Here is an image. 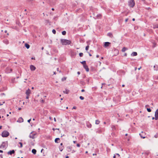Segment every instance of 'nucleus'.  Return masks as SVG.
Wrapping results in <instances>:
<instances>
[{
    "mask_svg": "<svg viewBox=\"0 0 158 158\" xmlns=\"http://www.w3.org/2000/svg\"><path fill=\"white\" fill-rule=\"evenodd\" d=\"M81 63L83 64V66H84L85 64H86V61H83L82 62H81Z\"/></svg>",
    "mask_w": 158,
    "mask_h": 158,
    "instance_id": "28",
    "label": "nucleus"
},
{
    "mask_svg": "<svg viewBox=\"0 0 158 158\" xmlns=\"http://www.w3.org/2000/svg\"><path fill=\"white\" fill-rule=\"evenodd\" d=\"M155 115L158 116V109H157L155 112Z\"/></svg>",
    "mask_w": 158,
    "mask_h": 158,
    "instance_id": "26",
    "label": "nucleus"
},
{
    "mask_svg": "<svg viewBox=\"0 0 158 158\" xmlns=\"http://www.w3.org/2000/svg\"><path fill=\"white\" fill-rule=\"evenodd\" d=\"M66 150L68 152H70L72 150V147L70 146H68L66 148Z\"/></svg>",
    "mask_w": 158,
    "mask_h": 158,
    "instance_id": "14",
    "label": "nucleus"
},
{
    "mask_svg": "<svg viewBox=\"0 0 158 158\" xmlns=\"http://www.w3.org/2000/svg\"><path fill=\"white\" fill-rule=\"evenodd\" d=\"M32 152L34 154H35L36 152V150L35 149H33L32 150Z\"/></svg>",
    "mask_w": 158,
    "mask_h": 158,
    "instance_id": "20",
    "label": "nucleus"
},
{
    "mask_svg": "<svg viewBox=\"0 0 158 158\" xmlns=\"http://www.w3.org/2000/svg\"><path fill=\"white\" fill-rule=\"evenodd\" d=\"M86 125L87 127H88V128H90L92 127V125L89 122H86Z\"/></svg>",
    "mask_w": 158,
    "mask_h": 158,
    "instance_id": "8",
    "label": "nucleus"
},
{
    "mask_svg": "<svg viewBox=\"0 0 158 158\" xmlns=\"http://www.w3.org/2000/svg\"><path fill=\"white\" fill-rule=\"evenodd\" d=\"M110 43L109 42H105L104 43V46L105 47H107L109 46Z\"/></svg>",
    "mask_w": 158,
    "mask_h": 158,
    "instance_id": "12",
    "label": "nucleus"
},
{
    "mask_svg": "<svg viewBox=\"0 0 158 158\" xmlns=\"http://www.w3.org/2000/svg\"><path fill=\"white\" fill-rule=\"evenodd\" d=\"M89 48V45H87L85 47V50H86L87 51L88 50Z\"/></svg>",
    "mask_w": 158,
    "mask_h": 158,
    "instance_id": "36",
    "label": "nucleus"
},
{
    "mask_svg": "<svg viewBox=\"0 0 158 158\" xmlns=\"http://www.w3.org/2000/svg\"><path fill=\"white\" fill-rule=\"evenodd\" d=\"M21 109V108H18V110H20Z\"/></svg>",
    "mask_w": 158,
    "mask_h": 158,
    "instance_id": "64",
    "label": "nucleus"
},
{
    "mask_svg": "<svg viewBox=\"0 0 158 158\" xmlns=\"http://www.w3.org/2000/svg\"><path fill=\"white\" fill-rule=\"evenodd\" d=\"M54 121L55 122H56V118H54Z\"/></svg>",
    "mask_w": 158,
    "mask_h": 158,
    "instance_id": "58",
    "label": "nucleus"
},
{
    "mask_svg": "<svg viewBox=\"0 0 158 158\" xmlns=\"http://www.w3.org/2000/svg\"><path fill=\"white\" fill-rule=\"evenodd\" d=\"M102 17V15L100 14H98L97 15V18L100 19Z\"/></svg>",
    "mask_w": 158,
    "mask_h": 158,
    "instance_id": "23",
    "label": "nucleus"
},
{
    "mask_svg": "<svg viewBox=\"0 0 158 158\" xmlns=\"http://www.w3.org/2000/svg\"><path fill=\"white\" fill-rule=\"evenodd\" d=\"M76 107L75 106H74L73 107V109H76Z\"/></svg>",
    "mask_w": 158,
    "mask_h": 158,
    "instance_id": "50",
    "label": "nucleus"
},
{
    "mask_svg": "<svg viewBox=\"0 0 158 158\" xmlns=\"http://www.w3.org/2000/svg\"><path fill=\"white\" fill-rule=\"evenodd\" d=\"M77 73L78 75H79V74H80V72H79V71H78V72H77Z\"/></svg>",
    "mask_w": 158,
    "mask_h": 158,
    "instance_id": "54",
    "label": "nucleus"
},
{
    "mask_svg": "<svg viewBox=\"0 0 158 158\" xmlns=\"http://www.w3.org/2000/svg\"><path fill=\"white\" fill-rule=\"evenodd\" d=\"M77 146L78 147H80V145L79 143H77Z\"/></svg>",
    "mask_w": 158,
    "mask_h": 158,
    "instance_id": "44",
    "label": "nucleus"
},
{
    "mask_svg": "<svg viewBox=\"0 0 158 158\" xmlns=\"http://www.w3.org/2000/svg\"><path fill=\"white\" fill-rule=\"evenodd\" d=\"M155 119L156 120H157L158 119V116L155 115Z\"/></svg>",
    "mask_w": 158,
    "mask_h": 158,
    "instance_id": "39",
    "label": "nucleus"
},
{
    "mask_svg": "<svg viewBox=\"0 0 158 158\" xmlns=\"http://www.w3.org/2000/svg\"><path fill=\"white\" fill-rule=\"evenodd\" d=\"M140 135V137L141 138H142L143 139H144L145 138V136H143V135H142L141 134H139Z\"/></svg>",
    "mask_w": 158,
    "mask_h": 158,
    "instance_id": "42",
    "label": "nucleus"
},
{
    "mask_svg": "<svg viewBox=\"0 0 158 158\" xmlns=\"http://www.w3.org/2000/svg\"><path fill=\"white\" fill-rule=\"evenodd\" d=\"M3 152V151H2V150H0V153H2V152Z\"/></svg>",
    "mask_w": 158,
    "mask_h": 158,
    "instance_id": "59",
    "label": "nucleus"
},
{
    "mask_svg": "<svg viewBox=\"0 0 158 158\" xmlns=\"http://www.w3.org/2000/svg\"><path fill=\"white\" fill-rule=\"evenodd\" d=\"M69 157L68 156H66L65 158H69Z\"/></svg>",
    "mask_w": 158,
    "mask_h": 158,
    "instance_id": "62",
    "label": "nucleus"
},
{
    "mask_svg": "<svg viewBox=\"0 0 158 158\" xmlns=\"http://www.w3.org/2000/svg\"><path fill=\"white\" fill-rule=\"evenodd\" d=\"M0 158H3L2 156V154L0 155Z\"/></svg>",
    "mask_w": 158,
    "mask_h": 158,
    "instance_id": "51",
    "label": "nucleus"
},
{
    "mask_svg": "<svg viewBox=\"0 0 158 158\" xmlns=\"http://www.w3.org/2000/svg\"><path fill=\"white\" fill-rule=\"evenodd\" d=\"M19 143L20 144V146L19 147L20 148H22L23 147V143H22L21 142H19Z\"/></svg>",
    "mask_w": 158,
    "mask_h": 158,
    "instance_id": "31",
    "label": "nucleus"
},
{
    "mask_svg": "<svg viewBox=\"0 0 158 158\" xmlns=\"http://www.w3.org/2000/svg\"><path fill=\"white\" fill-rule=\"evenodd\" d=\"M128 3L129 6L133 8L135 5V2L134 0H129Z\"/></svg>",
    "mask_w": 158,
    "mask_h": 158,
    "instance_id": "2",
    "label": "nucleus"
},
{
    "mask_svg": "<svg viewBox=\"0 0 158 158\" xmlns=\"http://www.w3.org/2000/svg\"><path fill=\"white\" fill-rule=\"evenodd\" d=\"M100 123V121L98 120H97L95 121V124H98Z\"/></svg>",
    "mask_w": 158,
    "mask_h": 158,
    "instance_id": "29",
    "label": "nucleus"
},
{
    "mask_svg": "<svg viewBox=\"0 0 158 158\" xmlns=\"http://www.w3.org/2000/svg\"><path fill=\"white\" fill-rule=\"evenodd\" d=\"M127 49H128L127 48L125 47H124L123 48L122 51V52H125L126 50H127Z\"/></svg>",
    "mask_w": 158,
    "mask_h": 158,
    "instance_id": "19",
    "label": "nucleus"
},
{
    "mask_svg": "<svg viewBox=\"0 0 158 158\" xmlns=\"http://www.w3.org/2000/svg\"><path fill=\"white\" fill-rule=\"evenodd\" d=\"M79 98L81 100H83L84 99V98L82 96H80Z\"/></svg>",
    "mask_w": 158,
    "mask_h": 158,
    "instance_id": "41",
    "label": "nucleus"
},
{
    "mask_svg": "<svg viewBox=\"0 0 158 158\" xmlns=\"http://www.w3.org/2000/svg\"><path fill=\"white\" fill-rule=\"evenodd\" d=\"M63 92L64 93H65L66 94H68L69 92V90L65 89V91H64Z\"/></svg>",
    "mask_w": 158,
    "mask_h": 158,
    "instance_id": "25",
    "label": "nucleus"
},
{
    "mask_svg": "<svg viewBox=\"0 0 158 158\" xmlns=\"http://www.w3.org/2000/svg\"><path fill=\"white\" fill-rule=\"evenodd\" d=\"M158 136H157V135H154V137L155 138H157V137Z\"/></svg>",
    "mask_w": 158,
    "mask_h": 158,
    "instance_id": "48",
    "label": "nucleus"
},
{
    "mask_svg": "<svg viewBox=\"0 0 158 158\" xmlns=\"http://www.w3.org/2000/svg\"><path fill=\"white\" fill-rule=\"evenodd\" d=\"M1 145L3 148H6L8 146L7 142H3Z\"/></svg>",
    "mask_w": 158,
    "mask_h": 158,
    "instance_id": "5",
    "label": "nucleus"
},
{
    "mask_svg": "<svg viewBox=\"0 0 158 158\" xmlns=\"http://www.w3.org/2000/svg\"><path fill=\"white\" fill-rule=\"evenodd\" d=\"M128 19H125V22H127L128 21Z\"/></svg>",
    "mask_w": 158,
    "mask_h": 158,
    "instance_id": "49",
    "label": "nucleus"
},
{
    "mask_svg": "<svg viewBox=\"0 0 158 158\" xmlns=\"http://www.w3.org/2000/svg\"><path fill=\"white\" fill-rule=\"evenodd\" d=\"M59 149H60V151L61 152L62 151L63 149V147H61V146H60L59 147Z\"/></svg>",
    "mask_w": 158,
    "mask_h": 158,
    "instance_id": "30",
    "label": "nucleus"
},
{
    "mask_svg": "<svg viewBox=\"0 0 158 158\" xmlns=\"http://www.w3.org/2000/svg\"><path fill=\"white\" fill-rule=\"evenodd\" d=\"M73 142L74 143H76L77 142V141H74Z\"/></svg>",
    "mask_w": 158,
    "mask_h": 158,
    "instance_id": "55",
    "label": "nucleus"
},
{
    "mask_svg": "<svg viewBox=\"0 0 158 158\" xmlns=\"http://www.w3.org/2000/svg\"><path fill=\"white\" fill-rule=\"evenodd\" d=\"M85 91V90L84 89H82L81 90V91L82 92H84Z\"/></svg>",
    "mask_w": 158,
    "mask_h": 158,
    "instance_id": "53",
    "label": "nucleus"
},
{
    "mask_svg": "<svg viewBox=\"0 0 158 158\" xmlns=\"http://www.w3.org/2000/svg\"><path fill=\"white\" fill-rule=\"evenodd\" d=\"M60 140V139L59 138H57L55 139V142L56 143H59V142L58 141H59Z\"/></svg>",
    "mask_w": 158,
    "mask_h": 158,
    "instance_id": "18",
    "label": "nucleus"
},
{
    "mask_svg": "<svg viewBox=\"0 0 158 158\" xmlns=\"http://www.w3.org/2000/svg\"><path fill=\"white\" fill-rule=\"evenodd\" d=\"M147 110L148 112H150L151 111V110L150 108H147Z\"/></svg>",
    "mask_w": 158,
    "mask_h": 158,
    "instance_id": "35",
    "label": "nucleus"
},
{
    "mask_svg": "<svg viewBox=\"0 0 158 158\" xmlns=\"http://www.w3.org/2000/svg\"><path fill=\"white\" fill-rule=\"evenodd\" d=\"M52 32L54 34H55L56 33V31L55 29H53L52 30Z\"/></svg>",
    "mask_w": 158,
    "mask_h": 158,
    "instance_id": "37",
    "label": "nucleus"
},
{
    "mask_svg": "<svg viewBox=\"0 0 158 158\" xmlns=\"http://www.w3.org/2000/svg\"><path fill=\"white\" fill-rule=\"evenodd\" d=\"M15 152V151L14 150H10V151L8 152L7 153L8 154L12 155V154H14Z\"/></svg>",
    "mask_w": 158,
    "mask_h": 158,
    "instance_id": "10",
    "label": "nucleus"
},
{
    "mask_svg": "<svg viewBox=\"0 0 158 158\" xmlns=\"http://www.w3.org/2000/svg\"><path fill=\"white\" fill-rule=\"evenodd\" d=\"M23 119L21 117L19 118L18 120L17 121L18 122H19V123L23 122Z\"/></svg>",
    "mask_w": 158,
    "mask_h": 158,
    "instance_id": "15",
    "label": "nucleus"
},
{
    "mask_svg": "<svg viewBox=\"0 0 158 158\" xmlns=\"http://www.w3.org/2000/svg\"><path fill=\"white\" fill-rule=\"evenodd\" d=\"M66 78L65 77H64L63 78H62L61 80L62 81H64L66 80Z\"/></svg>",
    "mask_w": 158,
    "mask_h": 158,
    "instance_id": "34",
    "label": "nucleus"
},
{
    "mask_svg": "<svg viewBox=\"0 0 158 158\" xmlns=\"http://www.w3.org/2000/svg\"><path fill=\"white\" fill-rule=\"evenodd\" d=\"M30 69L31 71H34L35 69L36 68L35 66L31 65L30 66Z\"/></svg>",
    "mask_w": 158,
    "mask_h": 158,
    "instance_id": "11",
    "label": "nucleus"
},
{
    "mask_svg": "<svg viewBox=\"0 0 158 158\" xmlns=\"http://www.w3.org/2000/svg\"><path fill=\"white\" fill-rule=\"evenodd\" d=\"M12 71V69L9 68H7L6 69V72L7 73H10Z\"/></svg>",
    "mask_w": 158,
    "mask_h": 158,
    "instance_id": "6",
    "label": "nucleus"
},
{
    "mask_svg": "<svg viewBox=\"0 0 158 158\" xmlns=\"http://www.w3.org/2000/svg\"><path fill=\"white\" fill-rule=\"evenodd\" d=\"M29 95H27V96L26 97V98L27 99H28L29 98Z\"/></svg>",
    "mask_w": 158,
    "mask_h": 158,
    "instance_id": "46",
    "label": "nucleus"
},
{
    "mask_svg": "<svg viewBox=\"0 0 158 158\" xmlns=\"http://www.w3.org/2000/svg\"><path fill=\"white\" fill-rule=\"evenodd\" d=\"M111 128L112 129H115V126H112Z\"/></svg>",
    "mask_w": 158,
    "mask_h": 158,
    "instance_id": "45",
    "label": "nucleus"
},
{
    "mask_svg": "<svg viewBox=\"0 0 158 158\" xmlns=\"http://www.w3.org/2000/svg\"><path fill=\"white\" fill-rule=\"evenodd\" d=\"M49 119H50L51 120H52V118L51 117H50L49 118Z\"/></svg>",
    "mask_w": 158,
    "mask_h": 158,
    "instance_id": "60",
    "label": "nucleus"
},
{
    "mask_svg": "<svg viewBox=\"0 0 158 158\" xmlns=\"http://www.w3.org/2000/svg\"><path fill=\"white\" fill-rule=\"evenodd\" d=\"M107 35L111 38L113 37V34L111 33H108L107 34Z\"/></svg>",
    "mask_w": 158,
    "mask_h": 158,
    "instance_id": "16",
    "label": "nucleus"
},
{
    "mask_svg": "<svg viewBox=\"0 0 158 158\" xmlns=\"http://www.w3.org/2000/svg\"><path fill=\"white\" fill-rule=\"evenodd\" d=\"M4 42L5 43H6V44H8V41L7 40H4Z\"/></svg>",
    "mask_w": 158,
    "mask_h": 158,
    "instance_id": "43",
    "label": "nucleus"
},
{
    "mask_svg": "<svg viewBox=\"0 0 158 158\" xmlns=\"http://www.w3.org/2000/svg\"><path fill=\"white\" fill-rule=\"evenodd\" d=\"M137 55V53L136 52H133L131 54V55L132 56H135Z\"/></svg>",
    "mask_w": 158,
    "mask_h": 158,
    "instance_id": "17",
    "label": "nucleus"
},
{
    "mask_svg": "<svg viewBox=\"0 0 158 158\" xmlns=\"http://www.w3.org/2000/svg\"><path fill=\"white\" fill-rule=\"evenodd\" d=\"M119 51L118 49L114 48L113 50V53L114 56H116L118 54Z\"/></svg>",
    "mask_w": 158,
    "mask_h": 158,
    "instance_id": "4",
    "label": "nucleus"
},
{
    "mask_svg": "<svg viewBox=\"0 0 158 158\" xmlns=\"http://www.w3.org/2000/svg\"><path fill=\"white\" fill-rule=\"evenodd\" d=\"M84 68L85 69L86 72H88L89 71V69L86 64H85L83 66Z\"/></svg>",
    "mask_w": 158,
    "mask_h": 158,
    "instance_id": "9",
    "label": "nucleus"
},
{
    "mask_svg": "<svg viewBox=\"0 0 158 158\" xmlns=\"http://www.w3.org/2000/svg\"><path fill=\"white\" fill-rule=\"evenodd\" d=\"M75 152V151H74V150H73L72 151V153H74V152Z\"/></svg>",
    "mask_w": 158,
    "mask_h": 158,
    "instance_id": "52",
    "label": "nucleus"
},
{
    "mask_svg": "<svg viewBox=\"0 0 158 158\" xmlns=\"http://www.w3.org/2000/svg\"><path fill=\"white\" fill-rule=\"evenodd\" d=\"M99 57V56L98 55H97L96 56V57H97V58H98V57Z\"/></svg>",
    "mask_w": 158,
    "mask_h": 158,
    "instance_id": "63",
    "label": "nucleus"
},
{
    "mask_svg": "<svg viewBox=\"0 0 158 158\" xmlns=\"http://www.w3.org/2000/svg\"><path fill=\"white\" fill-rule=\"evenodd\" d=\"M154 70H158L157 65H155L154 66Z\"/></svg>",
    "mask_w": 158,
    "mask_h": 158,
    "instance_id": "22",
    "label": "nucleus"
},
{
    "mask_svg": "<svg viewBox=\"0 0 158 158\" xmlns=\"http://www.w3.org/2000/svg\"><path fill=\"white\" fill-rule=\"evenodd\" d=\"M31 121V119H30L27 120V122L29 123H30Z\"/></svg>",
    "mask_w": 158,
    "mask_h": 158,
    "instance_id": "47",
    "label": "nucleus"
},
{
    "mask_svg": "<svg viewBox=\"0 0 158 158\" xmlns=\"http://www.w3.org/2000/svg\"><path fill=\"white\" fill-rule=\"evenodd\" d=\"M31 59H32V60L35 59V58L34 57H32Z\"/></svg>",
    "mask_w": 158,
    "mask_h": 158,
    "instance_id": "61",
    "label": "nucleus"
},
{
    "mask_svg": "<svg viewBox=\"0 0 158 158\" xmlns=\"http://www.w3.org/2000/svg\"><path fill=\"white\" fill-rule=\"evenodd\" d=\"M153 29H156L158 28V25H154L153 27Z\"/></svg>",
    "mask_w": 158,
    "mask_h": 158,
    "instance_id": "27",
    "label": "nucleus"
},
{
    "mask_svg": "<svg viewBox=\"0 0 158 158\" xmlns=\"http://www.w3.org/2000/svg\"><path fill=\"white\" fill-rule=\"evenodd\" d=\"M116 154H115V155H114V156H113V157L114 158H116Z\"/></svg>",
    "mask_w": 158,
    "mask_h": 158,
    "instance_id": "56",
    "label": "nucleus"
},
{
    "mask_svg": "<svg viewBox=\"0 0 158 158\" xmlns=\"http://www.w3.org/2000/svg\"><path fill=\"white\" fill-rule=\"evenodd\" d=\"M9 133L6 131H3L2 133V136L3 137H6L9 136Z\"/></svg>",
    "mask_w": 158,
    "mask_h": 158,
    "instance_id": "3",
    "label": "nucleus"
},
{
    "mask_svg": "<svg viewBox=\"0 0 158 158\" xmlns=\"http://www.w3.org/2000/svg\"><path fill=\"white\" fill-rule=\"evenodd\" d=\"M45 101L43 99L40 100V102L41 103H44Z\"/></svg>",
    "mask_w": 158,
    "mask_h": 158,
    "instance_id": "40",
    "label": "nucleus"
},
{
    "mask_svg": "<svg viewBox=\"0 0 158 158\" xmlns=\"http://www.w3.org/2000/svg\"><path fill=\"white\" fill-rule=\"evenodd\" d=\"M25 47L27 48V49H28L29 48L30 46L28 44L26 43L25 44Z\"/></svg>",
    "mask_w": 158,
    "mask_h": 158,
    "instance_id": "21",
    "label": "nucleus"
},
{
    "mask_svg": "<svg viewBox=\"0 0 158 158\" xmlns=\"http://www.w3.org/2000/svg\"><path fill=\"white\" fill-rule=\"evenodd\" d=\"M66 31H63L62 32V33L63 35H65L66 34Z\"/></svg>",
    "mask_w": 158,
    "mask_h": 158,
    "instance_id": "33",
    "label": "nucleus"
},
{
    "mask_svg": "<svg viewBox=\"0 0 158 158\" xmlns=\"http://www.w3.org/2000/svg\"><path fill=\"white\" fill-rule=\"evenodd\" d=\"M127 56V54L126 53H125V54H124V56Z\"/></svg>",
    "mask_w": 158,
    "mask_h": 158,
    "instance_id": "57",
    "label": "nucleus"
},
{
    "mask_svg": "<svg viewBox=\"0 0 158 158\" xmlns=\"http://www.w3.org/2000/svg\"><path fill=\"white\" fill-rule=\"evenodd\" d=\"M31 93V90L30 89H28L26 92V94L27 95H29Z\"/></svg>",
    "mask_w": 158,
    "mask_h": 158,
    "instance_id": "13",
    "label": "nucleus"
},
{
    "mask_svg": "<svg viewBox=\"0 0 158 158\" xmlns=\"http://www.w3.org/2000/svg\"><path fill=\"white\" fill-rule=\"evenodd\" d=\"M60 42L63 45H69L71 43L70 41L66 39H61Z\"/></svg>",
    "mask_w": 158,
    "mask_h": 158,
    "instance_id": "1",
    "label": "nucleus"
},
{
    "mask_svg": "<svg viewBox=\"0 0 158 158\" xmlns=\"http://www.w3.org/2000/svg\"><path fill=\"white\" fill-rule=\"evenodd\" d=\"M83 53H81V52L80 53H79V56H80V57H82L83 56Z\"/></svg>",
    "mask_w": 158,
    "mask_h": 158,
    "instance_id": "38",
    "label": "nucleus"
},
{
    "mask_svg": "<svg viewBox=\"0 0 158 158\" xmlns=\"http://www.w3.org/2000/svg\"><path fill=\"white\" fill-rule=\"evenodd\" d=\"M102 129H98V130H97L96 131V132L98 133H102Z\"/></svg>",
    "mask_w": 158,
    "mask_h": 158,
    "instance_id": "24",
    "label": "nucleus"
},
{
    "mask_svg": "<svg viewBox=\"0 0 158 158\" xmlns=\"http://www.w3.org/2000/svg\"><path fill=\"white\" fill-rule=\"evenodd\" d=\"M35 134H32V132H31L29 135V137L30 138L34 139L35 138L34 136Z\"/></svg>",
    "mask_w": 158,
    "mask_h": 158,
    "instance_id": "7",
    "label": "nucleus"
},
{
    "mask_svg": "<svg viewBox=\"0 0 158 158\" xmlns=\"http://www.w3.org/2000/svg\"><path fill=\"white\" fill-rule=\"evenodd\" d=\"M116 158H120V155L118 153L116 154Z\"/></svg>",
    "mask_w": 158,
    "mask_h": 158,
    "instance_id": "32",
    "label": "nucleus"
}]
</instances>
